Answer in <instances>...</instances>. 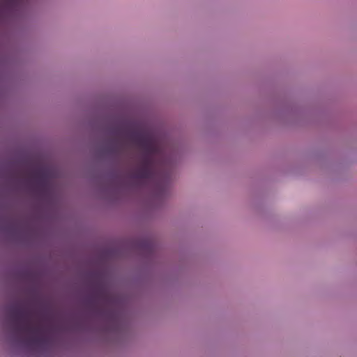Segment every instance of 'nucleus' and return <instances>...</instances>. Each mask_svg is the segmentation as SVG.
Masks as SVG:
<instances>
[{
  "label": "nucleus",
  "mask_w": 357,
  "mask_h": 357,
  "mask_svg": "<svg viewBox=\"0 0 357 357\" xmlns=\"http://www.w3.org/2000/svg\"><path fill=\"white\" fill-rule=\"evenodd\" d=\"M138 127L136 121L123 120L112 126L108 131L112 136L130 139L142 149L139 164L135 172L129 176L130 180L137 185L155 179L160 183L167 182L174 158L156 140L151 131L135 130Z\"/></svg>",
  "instance_id": "obj_1"
},
{
  "label": "nucleus",
  "mask_w": 357,
  "mask_h": 357,
  "mask_svg": "<svg viewBox=\"0 0 357 357\" xmlns=\"http://www.w3.org/2000/svg\"><path fill=\"white\" fill-rule=\"evenodd\" d=\"M31 310L22 301L7 307L9 341L15 347L38 356H47L54 347L55 337L51 327L33 325Z\"/></svg>",
  "instance_id": "obj_2"
},
{
  "label": "nucleus",
  "mask_w": 357,
  "mask_h": 357,
  "mask_svg": "<svg viewBox=\"0 0 357 357\" xmlns=\"http://www.w3.org/2000/svg\"><path fill=\"white\" fill-rule=\"evenodd\" d=\"M87 276L93 281L90 287L91 293L84 299L85 305L90 310H96L99 305L107 307L114 304L116 299L103 281L102 273L92 271L89 273Z\"/></svg>",
  "instance_id": "obj_3"
},
{
  "label": "nucleus",
  "mask_w": 357,
  "mask_h": 357,
  "mask_svg": "<svg viewBox=\"0 0 357 357\" xmlns=\"http://www.w3.org/2000/svg\"><path fill=\"white\" fill-rule=\"evenodd\" d=\"M35 176L21 181L22 183L43 197H49L52 193V187L48 179L53 176L52 169L47 166L34 167Z\"/></svg>",
  "instance_id": "obj_4"
},
{
  "label": "nucleus",
  "mask_w": 357,
  "mask_h": 357,
  "mask_svg": "<svg viewBox=\"0 0 357 357\" xmlns=\"http://www.w3.org/2000/svg\"><path fill=\"white\" fill-rule=\"evenodd\" d=\"M96 313L105 321V327L108 333L123 335L126 329L127 324L124 321L121 313L115 310H98Z\"/></svg>",
  "instance_id": "obj_5"
},
{
  "label": "nucleus",
  "mask_w": 357,
  "mask_h": 357,
  "mask_svg": "<svg viewBox=\"0 0 357 357\" xmlns=\"http://www.w3.org/2000/svg\"><path fill=\"white\" fill-rule=\"evenodd\" d=\"M0 227L10 238L19 243L25 242L29 235L28 229L16 220L3 218L0 220Z\"/></svg>",
  "instance_id": "obj_6"
},
{
  "label": "nucleus",
  "mask_w": 357,
  "mask_h": 357,
  "mask_svg": "<svg viewBox=\"0 0 357 357\" xmlns=\"http://www.w3.org/2000/svg\"><path fill=\"white\" fill-rule=\"evenodd\" d=\"M123 145L119 139H111L107 140L102 148V153L109 156L111 159L118 160Z\"/></svg>",
  "instance_id": "obj_7"
},
{
  "label": "nucleus",
  "mask_w": 357,
  "mask_h": 357,
  "mask_svg": "<svg viewBox=\"0 0 357 357\" xmlns=\"http://www.w3.org/2000/svg\"><path fill=\"white\" fill-rule=\"evenodd\" d=\"M137 247L142 252L150 256L155 250V243L150 238H144L138 241Z\"/></svg>",
  "instance_id": "obj_8"
}]
</instances>
